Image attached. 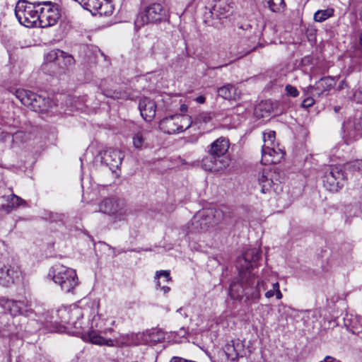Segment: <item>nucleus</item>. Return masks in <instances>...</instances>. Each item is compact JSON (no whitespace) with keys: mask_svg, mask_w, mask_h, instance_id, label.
I'll return each mask as SVG.
<instances>
[{"mask_svg":"<svg viewBox=\"0 0 362 362\" xmlns=\"http://www.w3.org/2000/svg\"><path fill=\"white\" fill-rule=\"evenodd\" d=\"M13 94L21 103L39 113H55L57 105L53 100L25 89H16Z\"/></svg>","mask_w":362,"mask_h":362,"instance_id":"nucleus-1","label":"nucleus"},{"mask_svg":"<svg viewBox=\"0 0 362 362\" xmlns=\"http://www.w3.org/2000/svg\"><path fill=\"white\" fill-rule=\"evenodd\" d=\"M47 279L60 286L66 293H73L78 285V279L75 269L57 263L49 270Z\"/></svg>","mask_w":362,"mask_h":362,"instance_id":"nucleus-2","label":"nucleus"},{"mask_svg":"<svg viewBox=\"0 0 362 362\" xmlns=\"http://www.w3.org/2000/svg\"><path fill=\"white\" fill-rule=\"evenodd\" d=\"M38 6L37 1L29 3L25 0L18 1L15 8V14L18 22L27 28L36 26L39 22L40 11L36 9Z\"/></svg>","mask_w":362,"mask_h":362,"instance_id":"nucleus-3","label":"nucleus"},{"mask_svg":"<svg viewBox=\"0 0 362 362\" xmlns=\"http://www.w3.org/2000/svg\"><path fill=\"white\" fill-rule=\"evenodd\" d=\"M257 180L262 193H280L282 189L279 174L275 170L263 169L257 175Z\"/></svg>","mask_w":362,"mask_h":362,"instance_id":"nucleus-4","label":"nucleus"},{"mask_svg":"<svg viewBox=\"0 0 362 362\" xmlns=\"http://www.w3.org/2000/svg\"><path fill=\"white\" fill-rule=\"evenodd\" d=\"M142 24L158 23L169 21L168 9L159 2H153L146 6L141 13Z\"/></svg>","mask_w":362,"mask_h":362,"instance_id":"nucleus-5","label":"nucleus"},{"mask_svg":"<svg viewBox=\"0 0 362 362\" xmlns=\"http://www.w3.org/2000/svg\"><path fill=\"white\" fill-rule=\"evenodd\" d=\"M99 211L110 216L115 223L124 221L128 214L124 202L110 198L104 199L99 204Z\"/></svg>","mask_w":362,"mask_h":362,"instance_id":"nucleus-6","label":"nucleus"},{"mask_svg":"<svg viewBox=\"0 0 362 362\" xmlns=\"http://www.w3.org/2000/svg\"><path fill=\"white\" fill-rule=\"evenodd\" d=\"M45 6L40 9L38 24L41 28H47L54 25L60 13L58 5L52 1H37V6Z\"/></svg>","mask_w":362,"mask_h":362,"instance_id":"nucleus-7","label":"nucleus"},{"mask_svg":"<svg viewBox=\"0 0 362 362\" xmlns=\"http://www.w3.org/2000/svg\"><path fill=\"white\" fill-rule=\"evenodd\" d=\"M345 182V175L342 170L337 166H329L323 177V185L330 192H337Z\"/></svg>","mask_w":362,"mask_h":362,"instance_id":"nucleus-8","label":"nucleus"},{"mask_svg":"<svg viewBox=\"0 0 362 362\" xmlns=\"http://www.w3.org/2000/svg\"><path fill=\"white\" fill-rule=\"evenodd\" d=\"M124 157L123 152L112 148L103 150L98 155L100 162L108 166L112 172L120 167Z\"/></svg>","mask_w":362,"mask_h":362,"instance_id":"nucleus-9","label":"nucleus"},{"mask_svg":"<svg viewBox=\"0 0 362 362\" xmlns=\"http://www.w3.org/2000/svg\"><path fill=\"white\" fill-rule=\"evenodd\" d=\"M228 165L229 160L227 157L216 156L211 153L202 160V168L206 171L218 173Z\"/></svg>","mask_w":362,"mask_h":362,"instance_id":"nucleus-10","label":"nucleus"},{"mask_svg":"<svg viewBox=\"0 0 362 362\" xmlns=\"http://www.w3.org/2000/svg\"><path fill=\"white\" fill-rule=\"evenodd\" d=\"M225 212L221 209L208 208L198 211V218H204L209 228L219 224L225 218Z\"/></svg>","mask_w":362,"mask_h":362,"instance_id":"nucleus-11","label":"nucleus"},{"mask_svg":"<svg viewBox=\"0 0 362 362\" xmlns=\"http://www.w3.org/2000/svg\"><path fill=\"white\" fill-rule=\"evenodd\" d=\"M260 258V252L257 248L248 249L237 261V267L240 272H247L253 267V264Z\"/></svg>","mask_w":362,"mask_h":362,"instance_id":"nucleus-12","label":"nucleus"},{"mask_svg":"<svg viewBox=\"0 0 362 362\" xmlns=\"http://www.w3.org/2000/svg\"><path fill=\"white\" fill-rule=\"evenodd\" d=\"M20 269L16 264H5L0 268V284L8 287L20 276Z\"/></svg>","mask_w":362,"mask_h":362,"instance_id":"nucleus-13","label":"nucleus"},{"mask_svg":"<svg viewBox=\"0 0 362 362\" xmlns=\"http://www.w3.org/2000/svg\"><path fill=\"white\" fill-rule=\"evenodd\" d=\"M230 297L234 300H241L244 296L250 298V288L249 284V276L244 281L233 282L229 288Z\"/></svg>","mask_w":362,"mask_h":362,"instance_id":"nucleus-14","label":"nucleus"},{"mask_svg":"<svg viewBox=\"0 0 362 362\" xmlns=\"http://www.w3.org/2000/svg\"><path fill=\"white\" fill-rule=\"evenodd\" d=\"M283 154L284 151L279 147V144H276V148L262 147L261 163L265 165L277 163L280 161Z\"/></svg>","mask_w":362,"mask_h":362,"instance_id":"nucleus-15","label":"nucleus"},{"mask_svg":"<svg viewBox=\"0 0 362 362\" xmlns=\"http://www.w3.org/2000/svg\"><path fill=\"white\" fill-rule=\"evenodd\" d=\"M233 4L230 0H218L209 10V13L212 18H226L232 13Z\"/></svg>","mask_w":362,"mask_h":362,"instance_id":"nucleus-16","label":"nucleus"},{"mask_svg":"<svg viewBox=\"0 0 362 362\" xmlns=\"http://www.w3.org/2000/svg\"><path fill=\"white\" fill-rule=\"evenodd\" d=\"M245 346L240 339L232 340L226 344L224 351L227 358L231 361H235L240 356H243L245 353Z\"/></svg>","mask_w":362,"mask_h":362,"instance_id":"nucleus-17","label":"nucleus"},{"mask_svg":"<svg viewBox=\"0 0 362 362\" xmlns=\"http://www.w3.org/2000/svg\"><path fill=\"white\" fill-rule=\"evenodd\" d=\"M139 108L141 115L146 121H151L154 118L156 111V105L153 100L148 98L141 99Z\"/></svg>","mask_w":362,"mask_h":362,"instance_id":"nucleus-18","label":"nucleus"},{"mask_svg":"<svg viewBox=\"0 0 362 362\" xmlns=\"http://www.w3.org/2000/svg\"><path fill=\"white\" fill-rule=\"evenodd\" d=\"M0 305L11 315L16 316L23 313L25 303L24 301H17L0 297Z\"/></svg>","mask_w":362,"mask_h":362,"instance_id":"nucleus-19","label":"nucleus"},{"mask_svg":"<svg viewBox=\"0 0 362 362\" xmlns=\"http://www.w3.org/2000/svg\"><path fill=\"white\" fill-rule=\"evenodd\" d=\"M276 104L271 100H264L255 107L254 115L257 119L268 118L274 112Z\"/></svg>","mask_w":362,"mask_h":362,"instance_id":"nucleus-20","label":"nucleus"},{"mask_svg":"<svg viewBox=\"0 0 362 362\" xmlns=\"http://www.w3.org/2000/svg\"><path fill=\"white\" fill-rule=\"evenodd\" d=\"M155 279L156 280V286L159 287L164 293H167L170 291V287L168 285H165V284H168L172 281L169 271H157L156 273Z\"/></svg>","mask_w":362,"mask_h":362,"instance_id":"nucleus-21","label":"nucleus"},{"mask_svg":"<svg viewBox=\"0 0 362 362\" xmlns=\"http://www.w3.org/2000/svg\"><path fill=\"white\" fill-rule=\"evenodd\" d=\"M334 85V78L331 76L322 77L314 85L315 91H316L318 96H320L324 93L329 91Z\"/></svg>","mask_w":362,"mask_h":362,"instance_id":"nucleus-22","label":"nucleus"},{"mask_svg":"<svg viewBox=\"0 0 362 362\" xmlns=\"http://www.w3.org/2000/svg\"><path fill=\"white\" fill-rule=\"evenodd\" d=\"M198 212L192 217L187 224L189 233H200L208 230L209 227L204 218H199Z\"/></svg>","mask_w":362,"mask_h":362,"instance_id":"nucleus-23","label":"nucleus"},{"mask_svg":"<svg viewBox=\"0 0 362 362\" xmlns=\"http://www.w3.org/2000/svg\"><path fill=\"white\" fill-rule=\"evenodd\" d=\"M75 64L74 57L68 53L64 52V54L59 58L58 68L54 71L55 74H62L66 72L67 69L72 67Z\"/></svg>","mask_w":362,"mask_h":362,"instance_id":"nucleus-24","label":"nucleus"},{"mask_svg":"<svg viewBox=\"0 0 362 362\" xmlns=\"http://www.w3.org/2000/svg\"><path fill=\"white\" fill-rule=\"evenodd\" d=\"M229 140L226 137H219L212 144L211 153L223 156L229 148Z\"/></svg>","mask_w":362,"mask_h":362,"instance_id":"nucleus-25","label":"nucleus"},{"mask_svg":"<svg viewBox=\"0 0 362 362\" xmlns=\"http://www.w3.org/2000/svg\"><path fill=\"white\" fill-rule=\"evenodd\" d=\"M81 6L86 10L90 11L93 15L106 13L103 10V4L101 0H85Z\"/></svg>","mask_w":362,"mask_h":362,"instance_id":"nucleus-26","label":"nucleus"},{"mask_svg":"<svg viewBox=\"0 0 362 362\" xmlns=\"http://www.w3.org/2000/svg\"><path fill=\"white\" fill-rule=\"evenodd\" d=\"M249 284L250 288V298H259L261 291L265 290L264 282L257 279L255 276L249 275Z\"/></svg>","mask_w":362,"mask_h":362,"instance_id":"nucleus-27","label":"nucleus"},{"mask_svg":"<svg viewBox=\"0 0 362 362\" xmlns=\"http://www.w3.org/2000/svg\"><path fill=\"white\" fill-rule=\"evenodd\" d=\"M84 339L98 345H106L108 346L113 345L112 340L103 338L93 330L88 332L87 334L84 336Z\"/></svg>","mask_w":362,"mask_h":362,"instance_id":"nucleus-28","label":"nucleus"},{"mask_svg":"<svg viewBox=\"0 0 362 362\" xmlns=\"http://www.w3.org/2000/svg\"><path fill=\"white\" fill-rule=\"evenodd\" d=\"M7 204H2L1 209L10 213L14 208L25 204V202L16 194H11L6 197Z\"/></svg>","mask_w":362,"mask_h":362,"instance_id":"nucleus-29","label":"nucleus"},{"mask_svg":"<svg viewBox=\"0 0 362 362\" xmlns=\"http://www.w3.org/2000/svg\"><path fill=\"white\" fill-rule=\"evenodd\" d=\"M100 89L101 93L103 95H104L107 98H112L114 100H116V99L127 100L129 98V93H127L125 90L105 88H103L102 86H100Z\"/></svg>","mask_w":362,"mask_h":362,"instance_id":"nucleus-30","label":"nucleus"},{"mask_svg":"<svg viewBox=\"0 0 362 362\" xmlns=\"http://www.w3.org/2000/svg\"><path fill=\"white\" fill-rule=\"evenodd\" d=\"M243 41H245V40H243ZM243 42H241L242 44H243ZM255 49V47H253L252 48L245 47L244 45H232L229 47L230 54L233 57H234L237 59H240V58L243 57L244 56H246L247 54L250 53L252 51H253Z\"/></svg>","mask_w":362,"mask_h":362,"instance_id":"nucleus-31","label":"nucleus"},{"mask_svg":"<svg viewBox=\"0 0 362 362\" xmlns=\"http://www.w3.org/2000/svg\"><path fill=\"white\" fill-rule=\"evenodd\" d=\"M77 313L78 312V309H76L73 311H71L67 308H62L57 310V315L59 318V320H55V322H62L64 324H69L71 323V314L72 313Z\"/></svg>","mask_w":362,"mask_h":362,"instance_id":"nucleus-32","label":"nucleus"},{"mask_svg":"<svg viewBox=\"0 0 362 362\" xmlns=\"http://www.w3.org/2000/svg\"><path fill=\"white\" fill-rule=\"evenodd\" d=\"M218 94L224 99L231 100L236 95V88L231 84H227L218 88Z\"/></svg>","mask_w":362,"mask_h":362,"instance_id":"nucleus-33","label":"nucleus"},{"mask_svg":"<svg viewBox=\"0 0 362 362\" xmlns=\"http://www.w3.org/2000/svg\"><path fill=\"white\" fill-rule=\"evenodd\" d=\"M334 14L333 8H327L324 10H318L314 13V21L318 23H322L328 18L332 17Z\"/></svg>","mask_w":362,"mask_h":362,"instance_id":"nucleus-34","label":"nucleus"},{"mask_svg":"<svg viewBox=\"0 0 362 362\" xmlns=\"http://www.w3.org/2000/svg\"><path fill=\"white\" fill-rule=\"evenodd\" d=\"M62 54H64V51L58 49H52L46 54L45 59L47 63L51 64L52 66H57L59 64Z\"/></svg>","mask_w":362,"mask_h":362,"instance_id":"nucleus-35","label":"nucleus"},{"mask_svg":"<svg viewBox=\"0 0 362 362\" xmlns=\"http://www.w3.org/2000/svg\"><path fill=\"white\" fill-rule=\"evenodd\" d=\"M213 119V115L211 112H201L195 117L194 122L200 125L207 124L212 122Z\"/></svg>","mask_w":362,"mask_h":362,"instance_id":"nucleus-36","label":"nucleus"},{"mask_svg":"<svg viewBox=\"0 0 362 362\" xmlns=\"http://www.w3.org/2000/svg\"><path fill=\"white\" fill-rule=\"evenodd\" d=\"M161 125H165L166 127H168V129L167 130V133L169 134H175V133H176V132H181L184 129L182 126H179V127H177L176 128L171 127L173 125L174 126L173 117L170 118H167V119H164L161 122Z\"/></svg>","mask_w":362,"mask_h":362,"instance_id":"nucleus-37","label":"nucleus"},{"mask_svg":"<svg viewBox=\"0 0 362 362\" xmlns=\"http://www.w3.org/2000/svg\"><path fill=\"white\" fill-rule=\"evenodd\" d=\"M269 8L273 12H278L285 5L284 0H264Z\"/></svg>","mask_w":362,"mask_h":362,"instance_id":"nucleus-38","label":"nucleus"},{"mask_svg":"<svg viewBox=\"0 0 362 362\" xmlns=\"http://www.w3.org/2000/svg\"><path fill=\"white\" fill-rule=\"evenodd\" d=\"M149 336L151 339L153 341H161L165 339L164 333L160 330H153Z\"/></svg>","mask_w":362,"mask_h":362,"instance_id":"nucleus-39","label":"nucleus"},{"mask_svg":"<svg viewBox=\"0 0 362 362\" xmlns=\"http://www.w3.org/2000/svg\"><path fill=\"white\" fill-rule=\"evenodd\" d=\"M285 90L288 96L295 98L297 97L299 94V92L297 90V88L290 84L286 86Z\"/></svg>","mask_w":362,"mask_h":362,"instance_id":"nucleus-40","label":"nucleus"},{"mask_svg":"<svg viewBox=\"0 0 362 362\" xmlns=\"http://www.w3.org/2000/svg\"><path fill=\"white\" fill-rule=\"evenodd\" d=\"M276 137H264V144L262 147L268 146L269 148L275 147L276 148Z\"/></svg>","mask_w":362,"mask_h":362,"instance_id":"nucleus-41","label":"nucleus"},{"mask_svg":"<svg viewBox=\"0 0 362 362\" xmlns=\"http://www.w3.org/2000/svg\"><path fill=\"white\" fill-rule=\"evenodd\" d=\"M133 144L138 149L146 147L144 137H133Z\"/></svg>","mask_w":362,"mask_h":362,"instance_id":"nucleus-42","label":"nucleus"},{"mask_svg":"<svg viewBox=\"0 0 362 362\" xmlns=\"http://www.w3.org/2000/svg\"><path fill=\"white\" fill-rule=\"evenodd\" d=\"M349 168L353 170H362V160H356L349 163Z\"/></svg>","mask_w":362,"mask_h":362,"instance_id":"nucleus-43","label":"nucleus"},{"mask_svg":"<svg viewBox=\"0 0 362 362\" xmlns=\"http://www.w3.org/2000/svg\"><path fill=\"white\" fill-rule=\"evenodd\" d=\"M315 100L313 99V96H308L307 98H304L301 103V107L308 108L313 106Z\"/></svg>","mask_w":362,"mask_h":362,"instance_id":"nucleus-44","label":"nucleus"},{"mask_svg":"<svg viewBox=\"0 0 362 362\" xmlns=\"http://www.w3.org/2000/svg\"><path fill=\"white\" fill-rule=\"evenodd\" d=\"M313 91H315L314 85L309 86L306 88H303V95L304 98H307L308 96H313Z\"/></svg>","mask_w":362,"mask_h":362,"instance_id":"nucleus-45","label":"nucleus"},{"mask_svg":"<svg viewBox=\"0 0 362 362\" xmlns=\"http://www.w3.org/2000/svg\"><path fill=\"white\" fill-rule=\"evenodd\" d=\"M49 218L52 221L57 222V221H62L64 218V214H53L52 213Z\"/></svg>","mask_w":362,"mask_h":362,"instance_id":"nucleus-46","label":"nucleus"},{"mask_svg":"<svg viewBox=\"0 0 362 362\" xmlns=\"http://www.w3.org/2000/svg\"><path fill=\"white\" fill-rule=\"evenodd\" d=\"M35 129H36V127H30V130H29V131L24 130V131H20L19 132H20V133H23V134H31L35 133Z\"/></svg>","mask_w":362,"mask_h":362,"instance_id":"nucleus-47","label":"nucleus"},{"mask_svg":"<svg viewBox=\"0 0 362 362\" xmlns=\"http://www.w3.org/2000/svg\"><path fill=\"white\" fill-rule=\"evenodd\" d=\"M274 295V291L273 290H269V291H267L265 293V296L267 298H270L273 297Z\"/></svg>","mask_w":362,"mask_h":362,"instance_id":"nucleus-48","label":"nucleus"},{"mask_svg":"<svg viewBox=\"0 0 362 362\" xmlns=\"http://www.w3.org/2000/svg\"><path fill=\"white\" fill-rule=\"evenodd\" d=\"M325 358V362H341V361H337L336 358L331 357V356H326Z\"/></svg>","mask_w":362,"mask_h":362,"instance_id":"nucleus-49","label":"nucleus"},{"mask_svg":"<svg viewBox=\"0 0 362 362\" xmlns=\"http://www.w3.org/2000/svg\"><path fill=\"white\" fill-rule=\"evenodd\" d=\"M187 109H188V107L187 105L185 104H182L181 105L180 107V110L181 112L182 113H185L187 111Z\"/></svg>","mask_w":362,"mask_h":362,"instance_id":"nucleus-50","label":"nucleus"},{"mask_svg":"<svg viewBox=\"0 0 362 362\" xmlns=\"http://www.w3.org/2000/svg\"><path fill=\"white\" fill-rule=\"evenodd\" d=\"M196 101L199 103H204L205 102V97L200 95L196 98Z\"/></svg>","mask_w":362,"mask_h":362,"instance_id":"nucleus-51","label":"nucleus"},{"mask_svg":"<svg viewBox=\"0 0 362 362\" xmlns=\"http://www.w3.org/2000/svg\"><path fill=\"white\" fill-rule=\"evenodd\" d=\"M274 135H275V132H274V131H269V132H262V136H274Z\"/></svg>","mask_w":362,"mask_h":362,"instance_id":"nucleus-52","label":"nucleus"},{"mask_svg":"<svg viewBox=\"0 0 362 362\" xmlns=\"http://www.w3.org/2000/svg\"><path fill=\"white\" fill-rule=\"evenodd\" d=\"M272 290L275 292V291H277L278 290H280L279 289V284L278 282H276L274 284H273L272 285Z\"/></svg>","mask_w":362,"mask_h":362,"instance_id":"nucleus-53","label":"nucleus"},{"mask_svg":"<svg viewBox=\"0 0 362 362\" xmlns=\"http://www.w3.org/2000/svg\"><path fill=\"white\" fill-rule=\"evenodd\" d=\"M275 295H276V298L279 300L281 299L282 298V293L281 292L280 290H278L277 291H275L274 292Z\"/></svg>","mask_w":362,"mask_h":362,"instance_id":"nucleus-54","label":"nucleus"},{"mask_svg":"<svg viewBox=\"0 0 362 362\" xmlns=\"http://www.w3.org/2000/svg\"><path fill=\"white\" fill-rule=\"evenodd\" d=\"M252 25H250V24H249V23L245 24V25H242V26H241V28H242L243 29H246V30H247L248 28H252Z\"/></svg>","mask_w":362,"mask_h":362,"instance_id":"nucleus-55","label":"nucleus"},{"mask_svg":"<svg viewBox=\"0 0 362 362\" xmlns=\"http://www.w3.org/2000/svg\"><path fill=\"white\" fill-rule=\"evenodd\" d=\"M349 330L352 332L354 334L359 333V331H358L357 329L355 328L354 326L352 327V329H350Z\"/></svg>","mask_w":362,"mask_h":362,"instance_id":"nucleus-56","label":"nucleus"},{"mask_svg":"<svg viewBox=\"0 0 362 362\" xmlns=\"http://www.w3.org/2000/svg\"><path fill=\"white\" fill-rule=\"evenodd\" d=\"M356 320L358 322V323L361 325L362 327V317H356Z\"/></svg>","mask_w":362,"mask_h":362,"instance_id":"nucleus-57","label":"nucleus"},{"mask_svg":"<svg viewBox=\"0 0 362 362\" xmlns=\"http://www.w3.org/2000/svg\"><path fill=\"white\" fill-rule=\"evenodd\" d=\"M359 44L361 46H362V34L359 37Z\"/></svg>","mask_w":362,"mask_h":362,"instance_id":"nucleus-58","label":"nucleus"},{"mask_svg":"<svg viewBox=\"0 0 362 362\" xmlns=\"http://www.w3.org/2000/svg\"><path fill=\"white\" fill-rule=\"evenodd\" d=\"M226 66V64H225V65H221V66H217V67H213L212 69H221L222 67H223V66Z\"/></svg>","mask_w":362,"mask_h":362,"instance_id":"nucleus-59","label":"nucleus"},{"mask_svg":"<svg viewBox=\"0 0 362 362\" xmlns=\"http://www.w3.org/2000/svg\"><path fill=\"white\" fill-rule=\"evenodd\" d=\"M182 332H183L184 334H185V329H181V334H182Z\"/></svg>","mask_w":362,"mask_h":362,"instance_id":"nucleus-60","label":"nucleus"},{"mask_svg":"<svg viewBox=\"0 0 362 362\" xmlns=\"http://www.w3.org/2000/svg\"><path fill=\"white\" fill-rule=\"evenodd\" d=\"M4 137H0L1 141H4Z\"/></svg>","mask_w":362,"mask_h":362,"instance_id":"nucleus-61","label":"nucleus"}]
</instances>
